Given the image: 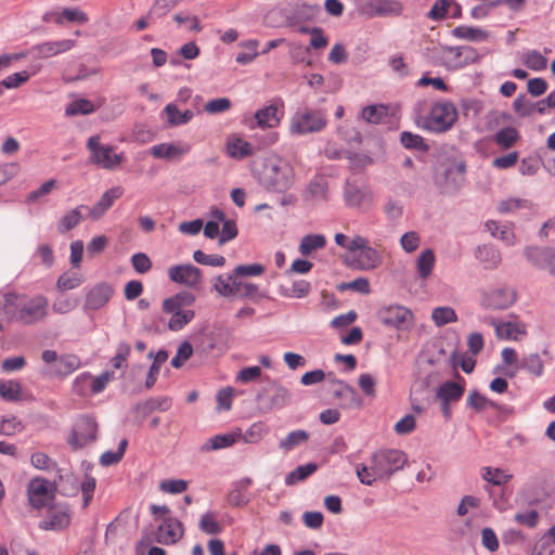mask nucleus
I'll list each match as a JSON object with an SVG mask.
<instances>
[{"label":"nucleus","mask_w":555,"mask_h":555,"mask_svg":"<svg viewBox=\"0 0 555 555\" xmlns=\"http://www.w3.org/2000/svg\"><path fill=\"white\" fill-rule=\"evenodd\" d=\"M466 172V160L455 146L443 147L435 155L433 182L439 194L455 196L465 182Z\"/></svg>","instance_id":"nucleus-1"},{"label":"nucleus","mask_w":555,"mask_h":555,"mask_svg":"<svg viewBox=\"0 0 555 555\" xmlns=\"http://www.w3.org/2000/svg\"><path fill=\"white\" fill-rule=\"evenodd\" d=\"M294 169L282 158H269L259 172V183L268 191L285 193L294 183Z\"/></svg>","instance_id":"nucleus-2"},{"label":"nucleus","mask_w":555,"mask_h":555,"mask_svg":"<svg viewBox=\"0 0 555 555\" xmlns=\"http://www.w3.org/2000/svg\"><path fill=\"white\" fill-rule=\"evenodd\" d=\"M260 383L261 386L255 399L261 413L281 410L292 403V392L279 382L266 375Z\"/></svg>","instance_id":"nucleus-3"},{"label":"nucleus","mask_w":555,"mask_h":555,"mask_svg":"<svg viewBox=\"0 0 555 555\" xmlns=\"http://www.w3.org/2000/svg\"><path fill=\"white\" fill-rule=\"evenodd\" d=\"M406 462L408 455L398 449H382L372 454V469L379 480H389Z\"/></svg>","instance_id":"nucleus-4"},{"label":"nucleus","mask_w":555,"mask_h":555,"mask_svg":"<svg viewBox=\"0 0 555 555\" xmlns=\"http://www.w3.org/2000/svg\"><path fill=\"white\" fill-rule=\"evenodd\" d=\"M457 118L459 113L453 102L439 101L431 105L423 127L433 133H443L453 127Z\"/></svg>","instance_id":"nucleus-5"},{"label":"nucleus","mask_w":555,"mask_h":555,"mask_svg":"<svg viewBox=\"0 0 555 555\" xmlns=\"http://www.w3.org/2000/svg\"><path fill=\"white\" fill-rule=\"evenodd\" d=\"M59 491L56 480L49 481L43 477L33 478L27 486V495L29 504L35 509L48 507L52 511L56 507L53 503Z\"/></svg>","instance_id":"nucleus-6"},{"label":"nucleus","mask_w":555,"mask_h":555,"mask_svg":"<svg viewBox=\"0 0 555 555\" xmlns=\"http://www.w3.org/2000/svg\"><path fill=\"white\" fill-rule=\"evenodd\" d=\"M327 125L326 115L321 109L298 108L291 120V130L296 134L322 131Z\"/></svg>","instance_id":"nucleus-7"},{"label":"nucleus","mask_w":555,"mask_h":555,"mask_svg":"<svg viewBox=\"0 0 555 555\" xmlns=\"http://www.w3.org/2000/svg\"><path fill=\"white\" fill-rule=\"evenodd\" d=\"M456 380H446L436 390L435 400L439 401L443 417H452L451 405L459 402L465 393V379L457 372Z\"/></svg>","instance_id":"nucleus-8"},{"label":"nucleus","mask_w":555,"mask_h":555,"mask_svg":"<svg viewBox=\"0 0 555 555\" xmlns=\"http://www.w3.org/2000/svg\"><path fill=\"white\" fill-rule=\"evenodd\" d=\"M99 425L96 420L88 414L80 415L67 439L70 448L76 451L85 448L89 442L98 439Z\"/></svg>","instance_id":"nucleus-9"},{"label":"nucleus","mask_w":555,"mask_h":555,"mask_svg":"<svg viewBox=\"0 0 555 555\" xmlns=\"http://www.w3.org/2000/svg\"><path fill=\"white\" fill-rule=\"evenodd\" d=\"M357 9L365 18L395 17L402 14L403 4L399 0H363Z\"/></svg>","instance_id":"nucleus-10"},{"label":"nucleus","mask_w":555,"mask_h":555,"mask_svg":"<svg viewBox=\"0 0 555 555\" xmlns=\"http://www.w3.org/2000/svg\"><path fill=\"white\" fill-rule=\"evenodd\" d=\"M376 315L385 326L397 330H410L414 323L413 312L400 305L382 307Z\"/></svg>","instance_id":"nucleus-11"},{"label":"nucleus","mask_w":555,"mask_h":555,"mask_svg":"<svg viewBox=\"0 0 555 555\" xmlns=\"http://www.w3.org/2000/svg\"><path fill=\"white\" fill-rule=\"evenodd\" d=\"M87 147L91 152V162L106 169H113L118 166L122 156L114 154V147L111 145H102L98 135L88 139Z\"/></svg>","instance_id":"nucleus-12"},{"label":"nucleus","mask_w":555,"mask_h":555,"mask_svg":"<svg viewBox=\"0 0 555 555\" xmlns=\"http://www.w3.org/2000/svg\"><path fill=\"white\" fill-rule=\"evenodd\" d=\"M373 199L370 186L357 179H347L344 186V201L350 208H360Z\"/></svg>","instance_id":"nucleus-13"},{"label":"nucleus","mask_w":555,"mask_h":555,"mask_svg":"<svg viewBox=\"0 0 555 555\" xmlns=\"http://www.w3.org/2000/svg\"><path fill=\"white\" fill-rule=\"evenodd\" d=\"M169 279L177 284L196 287L202 283V270L191 263L175 264L168 269Z\"/></svg>","instance_id":"nucleus-14"},{"label":"nucleus","mask_w":555,"mask_h":555,"mask_svg":"<svg viewBox=\"0 0 555 555\" xmlns=\"http://www.w3.org/2000/svg\"><path fill=\"white\" fill-rule=\"evenodd\" d=\"M517 299V293L509 287L493 289L482 297L481 305L490 310H505L512 307Z\"/></svg>","instance_id":"nucleus-15"},{"label":"nucleus","mask_w":555,"mask_h":555,"mask_svg":"<svg viewBox=\"0 0 555 555\" xmlns=\"http://www.w3.org/2000/svg\"><path fill=\"white\" fill-rule=\"evenodd\" d=\"M47 307L48 300L43 296H37L29 300L24 297L18 322L33 324L42 320L47 315Z\"/></svg>","instance_id":"nucleus-16"},{"label":"nucleus","mask_w":555,"mask_h":555,"mask_svg":"<svg viewBox=\"0 0 555 555\" xmlns=\"http://www.w3.org/2000/svg\"><path fill=\"white\" fill-rule=\"evenodd\" d=\"M114 294L113 286L107 282L96 283L86 294L83 310L96 311L104 307Z\"/></svg>","instance_id":"nucleus-17"},{"label":"nucleus","mask_w":555,"mask_h":555,"mask_svg":"<svg viewBox=\"0 0 555 555\" xmlns=\"http://www.w3.org/2000/svg\"><path fill=\"white\" fill-rule=\"evenodd\" d=\"M75 46V40L63 39L59 41H47L43 43L33 46L27 52H24L25 56L30 55L34 59H48L60 53L70 50Z\"/></svg>","instance_id":"nucleus-18"},{"label":"nucleus","mask_w":555,"mask_h":555,"mask_svg":"<svg viewBox=\"0 0 555 555\" xmlns=\"http://www.w3.org/2000/svg\"><path fill=\"white\" fill-rule=\"evenodd\" d=\"M184 534V526L176 517H166L157 528L156 542L165 545L176 544Z\"/></svg>","instance_id":"nucleus-19"},{"label":"nucleus","mask_w":555,"mask_h":555,"mask_svg":"<svg viewBox=\"0 0 555 555\" xmlns=\"http://www.w3.org/2000/svg\"><path fill=\"white\" fill-rule=\"evenodd\" d=\"M345 262L352 269L369 271L379 266L380 256L375 248L367 245L358 255L353 256L352 259L346 258Z\"/></svg>","instance_id":"nucleus-20"},{"label":"nucleus","mask_w":555,"mask_h":555,"mask_svg":"<svg viewBox=\"0 0 555 555\" xmlns=\"http://www.w3.org/2000/svg\"><path fill=\"white\" fill-rule=\"evenodd\" d=\"M122 194L124 189L121 186L108 189L103 193L99 202L92 208L88 207V209H86L88 217L92 220L100 219L106 210L113 206L114 202L122 196Z\"/></svg>","instance_id":"nucleus-21"},{"label":"nucleus","mask_w":555,"mask_h":555,"mask_svg":"<svg viewBox=\"0 0 555 555\" xmlns=\"http://www.w3.org/2000/svg\"><path fill=\"white\" fill-rule=\"evenodd\" d=\"M49 520L42 521L39 527L43 530H63L70 524L69 506L67 503L56 504V507L49 511Z\"/></svg>","instance_id":"nucleus-22"},{"label":"nucleus","mask_w":555,"mask_h":555,"mask_svg":"<svg viewBox=\"0 0 555 555\" xmlns=\"http://www.w3.org/2000/svg\"><path fill=\"white\" fill-rule=\"evenodd\" d=\"M555 247L526 246L524 256L528 262L538 269H546L552 256L554 257Z\"/></svg>","instance_id":"nucleus-23"},{"label":"nucleus","mask_w":555,"mask_h":555,"mask_svg":"<svg viewBox=\"0 0 555 555\" xmlns=\"http://www.w3.org/2000/svg\"><path fill=\"white\" fill-rule=\"evenodd\" d=\"M172 405V399L170 397H151L145 401H141L135 403L132 406L133 412H139L142 414V418L147 417L154 411H168Z\"/></svg>","instance_id":"nucleus-24"},{"label":"nucleus","mask_w":555,"mask_h":555,"mask_svg":"<svg viewBox=\"0 0 555 555\" xmlns=\"http://www.w3.org/2000/svg\"><path fill=\"white\" fill-rule=\"evenodd\" d=\"M55 480L61 483L57 493L64 496H75L78 494L79 478L72 470L59 467Z\"/></svg>","instance_id":"nucleus-25"},{"label":"nucleus","mask_w":555,"mask_h":555,"mask_svg":"<svg viewBox=\"0 0 555 555\" xmlns=\"http://www.w3.org/2000/svg\"><path fill=\"white\" fill-rule=\"evenodd\" d=\"M475 257L478 259L486 270H494L502 261L500 250L493 245H478L475 249Z\"/></svg>","instance_id":"nucleus-26"},{"label":"nucleus","mask_w":555,"mask_h":555,"mask_svg":"<svg viewBox=\"0 0 555 555\" xmlns=\"http://www.w3.org/2000/svg\"><path fill=\"white\" fill-rule=\"evenodd\" d=\"M321 12L322 9L319 4H296L293 9L292 16L288 17V24L295 25L297 23L312 22L321 14Z\"/></svg>","instance_id":"nucleus-27"},{"label":"nucleus","mask_w":555,"mask_h":555,"mask_svg":"<svg viewBox=\"0 0 555 555\" xmlns=\"http://www.w3.org/2000/svg\"><path fill=\"white\" fill-rule=\"evenodd\" d=\"M241 431L216 435L209 438L202 446L201 450L204 452H209L231 447L241 438Z\"/></svg>","instance_id":"nucleus-28"},{"label":"nucleus","mask_w":555,"mask_h":555,"mask_svg":"<svg viewBox=\"0 0 555 555\" xmlns=\"http://www.w3.org/2000/svg\"><path fill=\"white\" fill-rule=\"evenodd\" d=\"M452 36L462 39L468 40L473 42L485 41L490 37L489 31L474 26L460 25L452 29Z\"/></svg>","instance_id":"nucleus-29"},{"label":"nucleus","mask_w":555,"mask_h":555,"mask_svg":"<svg viewBox=\"0 0 555 555\" xmlns=\"http://www.w3.org/2000/svg\"><path fill=\"white\" fill-rule=\"evenodd\" d=\"M86 209H88V206L86 205H80V206H77L76 208H73L70 209L69 211H67L57 222V231L61 233V234H64L68 231H70L72 229H74L75 227H77L80 221L83 219V215H82V211Z\"/></svg>","instance_id":"nucleus-30"},{"label":"nucleus","mask_w":555,"mask_h":555,"mask_svg":"<svg viewBox=\"0 0 555 555\" xmlns=\"http://www.w3.org/2000/svg\"><path fill=\"white\" fill-rule=\"evenodd\" d=\"M318 469L319 464L314 462H309L307 464L299 465L286 475L285 485L289 487L295 486L298 482H302L307 480L310 476H312Z\"/></svg>","instance_id":"nucleus-31"},{"label":"nucleus","mask_w":555,"mask_h":555,"mask_svg":"<svg viewBox=\"0 0 555 555\" xmlns=\"http://www.w3.org/2000/svg\"><path fill=\"white\" fill-rule=\"evenodd\" d=\"M163 114L167 117V122L171 127L181 126L188 124L194 116L191 109L180 112L177 104L168 103L163 109Z\"/></svg>","instance_id":"nucleus-32"},{"label":"nucleus","mask_w":555,"mask_h":555,"mask_svg":"<svg viewBox=\"0 0 555 555\" xmlns=\"http://www.w3.org/2000/svg\"><path fill=\"white\" fill-rule=\"evenodd\" d=\"M519 131L512 126L500 129L492 138L493 142L503 150H509L519 141Z\"/></svg>","instance_id":"nucleus-33"},{"label":"nucleus","mask_w":555,"mask_h":555,"mask_svg":"<svg viewBox=\"0 0 555 555\" xmlns=\"http://www.w3.org/2000/svg\"><path fill=\"white\" fill-rule=\"evenodd\" d=\"M256 124L261 128H274L280 122L278 106L270 104L255 113Z\"/></svg>","instance_id":"nucleus-34"},{"label":"nucleus","mask_w":555,"mask_h":555,"mask_svg":"<svg viewBox=\"0 0 555 555\" xmlns=\"http://www.w3.org/2000/svg\"><path fill=\"white\" fill-rule=\"evenodd\" d=\"M227 153L230 157L241 160L251 156L254 154V149L249 142L241 138H234L232 140H228Z\"/></svg>","instance_id":"nucleus-35"},{"label":"nucleus","mask_w":555,"mask_h":555,"mask_svg":"<svg viewBox=\"0 0 555 555\" xmlns=\"http://www.w3.org/2000/svg\"><path fill=\"white\" fill-rule=\"evenodd\" d=\"M23 298L24 296H20L16 293H8L4 296V302L1 309L10 322L20 320Z\"/></svg>","instance_id":"nucleus-36"},{"label":"nucleus","mask_w":555,"mask_h":555,"mask_svg":"<svg viewBox=\"0 0 555 555\" xmlns=\"http://www.w3.org/2000/svg\"><path fill=\"white\" fill-rule=\"evenodd\" d=\"M188 152V149L180 147L175 143H160L153 145L150 150V154L155 158L171 159L180 157Z\"/></svg>","instance_id":"nucleus-37"},{"label":"nucleus","mask_w":555,"mask_h":555,"mask_svg":"<svg viewBox=\"0 0 555 555\" xmlns=\"http://www.w3.org/2000/svg\"><path fill=\"white\" fill-rule=\"evenodd\" d=\"M436 262L435 251L431 248L424 249L416 259V270L420 278L426 280L431 275Z\"/></svg>","instance_id":"nucleus-38"},{"label":"nucleus","mask_w":555,"mask_h":555,"mask_svg":"<svg viewBox=\"0 0 555 555\" xmlns=\"http://www.w3.org/2000/svg\"><path fill=\"white\" fill-rule=\"evenodd\" d=\"M400 143L404 149L410 151L427 153L430 150L422 135L410 131H402L400 133Z\"/></svg>","instance_id":"nucleus-39"},{"label":"nucleus","mask_w":555,"mask_h":555,"mask_svg":"<svg viewBox=\"0 0 555 555\" xmlns=\"http://www.w3.org/2000/svg\"><path fill=\"white\" fill-rule=\"evenodd\" d=\"M81 365L79 357L76 354H63L55 364L54 373L60 377L72 374Z\"/></svg>","instance_id":"nucleus-40"},{"label":"nucleus","mask_w":555,"mask_h":555,"mask_svg":"<svg viewBox=\"0 0 555 555\" xmlns=\"http://www.w3.org/2000/svg\"><path fill=\"white\" fill-rule=\"evenodd\" d=\"M492 325L495 327V334L500 338L504 339H514L517 340V337L513 336V333H518L520 335H526V326L525 324L520 323H513V322H501L496 323L494 320L492 321Z\"/></svg>","instance_id":"nucleus-41"},{"label":"nucleus","mask_w":555,"mask_h":555,"mask_svg":"<svg viewBox=\"0 0 555 555\" xmlns=\"http://www.w3.org/2000/svg\"><path fill=\"white\" fill-rule=\"evenodd\" d=\"M326 238L323 234H308L302 237L299 251L302 256H309L318 249L324 248Z\"/></svg>","instance_id":"nucleus-42"},{"label":"nucleus","mask_w":555,"mask_h":555,"mask_svg":"<svg viewBox=\"0 0 555 555\" xmlns=\"http://www.w3.org/2000/svg\"><path fill=\"white\" fill-rule=\"evenodd\" d=\"M22 385L18 380H0V397L10 402H17L22 399Z\"/></svg>","instance_id":"nucleus-43"},{"label":"nucleus","mask_w":555,"mask_h":555,"mask_svg":"<svg viewBox=\"0 0 555 555\" xmlns=\"http://www.w3.org/2000/svg\"><path fill=\"white\" fill-rule=\"evenodd\" d=\"M89 21L88 15L79 8H64L62 12L56 15L54 23L62 25L64 22L83 25Z\"/></svg>","instance_id":"nucleus-44"},{"label":"nucleus","mask_w":555,"mask_h":555,"mask_svg":"<svg viewBox=\"0 0 555 555\" xmlns=\"http://www.w3.org/2000/svg\"><path fill=\"white\" fill-rule=\"evenodd\" d=\"M309 437V433L305 429L293 430L280 441L279 447L284 451H291L308 441Z\"/></svg>","instance_id":"nucleus-45"},{"label":"nucleus","mask_w":555,"mask_h":555,"mask_svg":"<svg viewBox=\"0 0 555 555\" xmlns=\"http://www.w3.org/2000/svg\"><path fill=\"white\" fill-rule=\"evenodd\" d=\"M96 109L93 102L88 99H78L72 101L65 108L66 116L89 115Z\"/></svg>","instance_id":"nucleus-46"},{"label":"nucleus","mask_w":555,"mask_h":555,"mask_svg":"<svg viewBox=\"0 0 555 555\" xmlns=\"http://www.w3.org/2000/svg\"><path fill=\"white\" fill-rule=\"evenodd\" d=\"M334 398L339 400V408L340 409H352V408H360L362 406V399L358 395L357 390L354 389V398L351 399L349 397V391L345 387H338L333 391Z\"/></svg>","instance_id":"nucleus-47"},{"label":"nucleus","mask_w":555,"mask_h":555,"mask_svg":"<svg viewBox=\"0 0 555 555\" xmlns=\"http://www.w3.org/2000/svg\"><path fill=\"white\" fill-rule=\"evenodd\" d=\"M388 116V107L383 104L367 105L362 109V117L370 124H380Z\"/></svg>","instance_id":"nucleus-48"},{"label":"nucleus","mask_w":555,"mask_h":555,"mask_svg":"<svg viewBox=\"0 0 555 555\" xmlns=\"http://www.w3.org/2000/svg\"><path fill=\"white\" fill-rule=\"evenodd\" d=\"M518 369H522L533 374L534 376H541L543 373V361L538 353H531L524 357L517 364Z\"/></svg>","instance_id":"nucleus-49"},{"label":"nucleus","mask_w":555,"mask_h":555,"mask_svg":"<svg viewBox=\"0 0 555 555\" xmlns=\"http://www.w3.org/2000/svg\"><path fill=\"white\" fill-rule=\"evenodd\" d=\"M182 0H155L147 13L150 20L162 18L167 15Z\"/></svg>","instance_id":"nucleus-50"},{"label":"nucleus","mask_w":555,"mask_h":555,"mask_svg":"<svg viewBox=\"0 0 555 555\" xmlns=\"http://www.w3.org/2000/svg\"><path fill=\"white\" fill-rule=\"evenodd\" d=\"M512 475L506 474L501 468H491V467H483L482 468V478L493 486H504L506 485L511 479Z\"/></svg>","instance_id":"nucleus-51"},{"label":"nucleus","mask_w":555,"mask_h":555,"mask_svg":"<svg viewBox=\"0 0 555 555\" xmlns=\"http://www.w3.org/2000/svg\"><path fill=\"white\" fill-rule=\"evenodd\" d=\"M346 158L349 160V170L353 173H358L373 164V158L366 154L347 151Z\"/></svg>","instance_id":"nucleus-52"},{"label":"nucleus","mask_w":555,"mask_h":555,"mask_svg":"<svg viewBox=\"0 0 555 555\" xmlns=\"http://www.w3.org/2000/svg\"><path fill=\"white\" fill-rule=\"evenodd\" d=\"M337 291H352L362 295H367L371 293L370 281L366 278L360 276L350 282H341L336 286Z\"/></svg>","instance_id":"nucleus-53"},{"label":"nucleus","mask_w":555,"mask_h":555,"mask_svg":"<svg viewBox=\"0 0 555 555\" xmlns=\"http://www.w3.org/2000/svg\"><path fill=\"white\" fill-rule=\"evenodd\" d=\"M452 3L453 0H436L426 14L427 18L435 22L446 20L449 16Z\"/></svg>","instance_id":"nucleus-54"},{"label":"nucleus","mask_w":555,"mask_h":555,"mask_svg":"<svg viewBox=\"0 0 555 555\" xmlns=\"http://www.w3.org/2000/svg\"><path fill=\"white\" fill-rule=\"evenodd\" d=\"M431 319L439 327L449 323L456 322L457 315L455 310L451 307H437L433 310Z\"/></svg>","instance_id":"nucleus-55"},{"label":"nucleus","mask_w":555,"mask_h":555,"mask_svg":"<svg viewBox=\"0 0 555 555\" xmlns=\"http://www.w3.org/2000/svg\"><path fill=\"white\" fill-rule=\"evenodd\" d=\"M522 63L526 67L540 72L546 68L547 59L538 50H530L524 55Z\"/></svg>","instance_id":"nucleus-56"},{"label":"nucleus","mask_w":555,"mask_h":555,"mask_svg":"<svg viewBox=\"0 0 555 555\" xmlns=\"http://www.w3.org/2000/svg\"><path fill=\"white\" fill-rule=\"evenodd\" d=\"M194 349L190 341H182L176 352V356L171 359V366L175 369H180L184 365V363L193 356Z\"/></svg>","instance_id":"nucleus-57"},{"label":"nucleus","mask_w":555,"mask_h":555,"mask_svg":"<svg viewBox=\"0 0 555 555\" xmlns=\"http://www.w3.org/2000/svg\"><path fill=\"white\" fill-rule=\"evenodd\" d=\"M198 528L207 534H219L222 532V526L216 520L215 514L207 512L202 515Z\"/></svg>","instance_id":"nucleus-58"},{"label":"nucleus","mask_w":555,"mask_h":555,"mask_svg":"<svg viewBox=\"0 0 555 555\" xmlns=\"http://www.w3.org/2000/svg\"><path fill=\"white\" fill-rule=\"evenodd\" d=\"M449 51L455 52L456 57L463 56V65H470L478 63L481 59L478 51L470 46H462L455 48H449Z\"/></svg>","instance_id":"nucleus-59"},{"label":"nucleus","mask_w":555,"mask_h":555,"mask_svg":"<svg viewBox=\"0 0 555 555\" xmlns=\"http://www.w3.org/2000/svg\"><path fill=\"white\" fill-rule=\"evenodd\" d=\"M532 203L522 198H508L500 202L498 210L501 214H508L521 208H531Z\"/></svg>","instance_id":"nucleus-60"},{"label":"nucleus","mask_w":555,"mask_h":555,"mask_svg":"<svg viewBox=\"0 0 555 555\" xmlns=\"http://www.w3.org/2000/svg\"><path fill=\"white\" fill-rule=\"evenodd\" d=\"M193 259L204 266L223 267L225 258L221 255H206L203 250L197 249L193 253Z\"/></svg>","instance_id":"nucleus-61"},{"label":"nucleus","mask_w":555,"mask_h":555,"mask_svg":"<svg viewBox=\"0 0 555 555\" xmlns=\"http://www.w3.org/2000/svg\"><path fill=\"white\" fill-rule=\"evenodd\" d=\"M490 402H494L493 400L488 399L486 396L480 393L478 390L474 389L467 397L466 404L468 408L475 410L476 412H481L486 406H490Z\"/></svg>","instance_id":"nucleus-62"},{"label":"nucleus","mask_w":555,"mask_h":555,"mask_svg":"<svg viewBox=\"0 0 555 555\" xmlns=\"http://www.w3.org/2000/svg\"><path fill=\"white\" fill-rule=\"evenodd\" d=\"M266 271V267L260 263L238 264L234 268V276L248 278L259 276Z\"/></svg>","instance_id":"nucleus-63"},{"label":"nucleus","mask_w":555,"mask_h":555,"mask_svg":"<svg viewBox=\"0 0 555 555\" xmlns=\"http://www.w3.org/2000/svg\"><path fill=\"white\" fill-rule=\"evenodd\" d=\"M232 107V102L228 98H217L206 102L204 108L208 114H221Z\"/></svg>","instance_id":"nucleus-64"}]
</instances>
